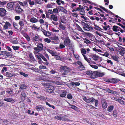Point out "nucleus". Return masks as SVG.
Masks as SVG:
<instances>
[{
	"label": "nucleus",
	"instance_id": "f257e3e1",
	"mask_svg": "<svg viewBox=\"0 0 125 125\" xmlns=\"http://www.w3.org/2000/svg\"><path fill=\"white\" fill-rule=\"evenodd\" d=\"M43 44L41 43H38L37 45V47H34V50L37 52H39L42 51L43 49Z\"/></svg>",
	"mask_w": 125,
	"mask_h": 125
},
{
	"label": "nucleus",
	"instance_id": "f03ea898",
	"mask_svg": "<svg viewBox=\"0 0 125 125\" xmlns=\"http://www.w3.org/2000/svg\"><path fill=\"white\" fill-rule=\"evenodd\" d=\"M82 24L83 26V28L85 31H89L90 27L86 23L83 22H82Z\"/></svg>",
	"mask_w": 125,
	"mask_h": 125
},
{
	"label": "nucleus",
	"instance_id": "7ed1b4c3",
	"mask_svg": "<svg viewBox=\"0 0 125 125\" xmlns=\"http://www.w3.org/2000/svg\"><path fill=\"white\" fill-rule=\"evenodd\" d=\"M83 98L85 101L87 103L92 102L95 100V99L93 97H91L87 99L85 96H83Z\"/></svg>",
	"mask_w": 125,
	"mask_h": 125
},
{
	"label": "nucleus",
	"instance_id": "20e7f679",
	"mask_svg": "<svg viewBox=\"0 0 125 125\" xmlns=\"http://www.w3.org/2000/svg\"><path fill=\"white\" fill-rule=\"evenodd\" d=\"M80 14L82 15L81 16V17L83 18L85 20H87V18L85 17L84 16L85 15V12L83 10H82L80 11Z\"/></svg>",
	"mask_w": 125,
	"mask_h": 125
},
{
	"label": "nucleus",
	"instance_id": "39448f33",
	"mask_svg": "<svg viewBox=\"0 0 125 125\" xmlns=\"http://www.w3.org/2000/svg\"><path fill=\"white\" fill-rule=\"evenodd\" d=\"M71 42V41L68 36H67L66 38L65 39L64 41V44L66 46L68 45L69 43Z\"/></svg>",
	"mask_w": 125,
	"mask_h": 125
},
{
	"label": "nucleus",
	"instance_id": "423d86ee",
	"mask_svg": "<svg viewBox=\"0 0 125 125\" xmlns=\"http://www.w3.org/2000/svg\"><path fill=\"white\" fill-rule=\"evenodd\" d=\"M33 41L36 42H39V41L42 42V40L41 38H40L39 36H35L33 37Z\"/></svg>",
	"mask_w": 125,
	"mask_h": 125
},
{
	"label": "nucleus",
	"instance_id": "0eeeda50",
	"mask_svg": "<svg viewBox=\"0 0 125 125\" xmlns=\"http://www.w3.org/2000/svg\"><path fill=\"white\" fill-rule=\"evenodd\" d=\"M0 11L2 16H4L6 14V10L3 8H0Z\"/></svg>",
	"mask_w": 125,
	"mask_h": 125
},
{
	"label": "nucleus",
	"instance_id": "6e6552de",
	"mask_svg": "<svg viewBox=\"0 0 125 125\" xmlns=\"http://www.w3.org/2000/svg\"><path fill=\"white\" fill-rule=\"evenodd\" d=\"M102 107L105 109L107 107V104L105 100L104 99L102 100Z\"/></svg>",
	"mask_w": 125,
	"mask_h": 125
},
{
	"label": "nucleus",
	"instance_id": "1a4fd4ad",
	"mask_svg": "<svg viewBox=\"0 0 125 125\" xmlns=\"http://www.w3.org/2000/svg\"><path fill=\"white\" fill-rule=\"evenodd\" d=\"M14 5V3L13 2H11L7 4V7L9 9H11L13 7Z\"/></svg>",
	"mask_w": 125,
	"mask_h": 125
},
{
	"label": "nucleus",
	"instance_id": "9d476101",
	"mask_svg": "<svg viewBox=\"0 0 125 125\" xmlns=\"http://www.w3.org/2000/svg\"><path fill=\"white\" fill-rule=\"evenodd\" d=\"M50 19L52 20H53L54 21H56L57 20V17L55 15L53 14L51 16Z\"/></svg>",
	"mask_w": 125,
	"mask_h": 125
},
{
	"label": "nucleus",
	"instance_id": "9b49d317",
	"mask_svg": "<svg viewBox=\"0 0 125 125\" xmlns=\"http://www.w3.org/2000/svg\"><path fill=\"white\" fill-rule=\"evenodd\" d=\"M4 100L7 102L11 103H14L15 102L14 100L11 98H4Z\"/></svg>",
	"mask_w": 125,
	"mask_h": 125
},
{
	"label": "nucleus",
	"instance_id": "f8f14e48",
	"mask_svg": "<svg viewBox=\"0 0 125 125\" xmlns=\"http://www.w3.org/2000/svg\"><path fill=\"white\" fill-rule=\"evenodd\" d=\"M120 28L117 26H114L113 27V30L115 31H119Z\"/></svg>",
	"mask_w": 125,
	"mask_h": 125
},
{
	"label": "nucleus",
	"instance_id": "ddd939ff",
	"mask_svg": "<svg viewBox=\"0 0 125 125\" xmlns=\"http://www.w3.org/2000/svg\"><path fill=\"white\" fill-rule=\"evenodd\" d=\"M97 72H93L92 74L90 76L92 78H95L97 77Z\"/></svg>",
	"mask_w": 125,
	"mask_h": 125
},
{
	"label": "nucleus",
	"instance_id": "4468645a",
	"mask_svg": "<svg viewBox=\"0 0 125 125\" xmlns=\"http://www.w3.org/2000/svg\"><path fill=\"white\" fill-rule=\"evenodd\" d=\"M35 108L38 111H41L43 109V108L42 106L41 105L36 106Z\"/></svg>",
	"mask_w": 125,
	"mask_h": 125
},
{
	"label": "nucleus",
	"instance_id": "2eb2a0df",
	"mask_svg": "<svg viewBox=\"0 0 125 125\" xmlns=\"http://www.w3.org/2000/svg\"><path fill=\"white\" fill-rule=\"evenodd\" d=\"M16 11L18 13H20L22 11V9L19 6H17L15 8Z\"/></svg>",
	"mask_w": 125,
	"mask_h": 125
},
{
	"label": "nucleus",
	"instance_id": "dca6fc26",
	"mask_svg": "<svg viewBox=\"0 0 125 125\" xmlns=\"http://www.w3.org/2000/svg\"><path fill=\"white\" fill-rule=\"evenodd\" d=\"M70 84L73 86H79L80 84V83L78 82H72Z\"/></svg>",
	"mask_w": 125,
	"mask_h": 125
},
{
	"label": "nucleus",
	"instance_id": "f3484780",
	"mask_svg": "<svg viewBox=\"0 0 125 125\" xmlns=\"http://www.w3.org/2000/svg\"><path fill=\"white\" fill-rule=\"evenodd\" d=\"M30 21L32 23H36L38 21V20L35 18H31L30 20Z\"/></svg>",
	"mask_w": 125,
	"mask_h": 125
},
{
	"label": "nucleus",
	"instance_id": "a211bd4d",
	"mask_svg": "<svg viewBox=\"0 0 125 125\" xmlns=\"http://www.w3.org/2000/svg\"><path fill=\"white\" fill-rule=\"evenodd\" d=\"M37 98L40 99L41 100L45 101L47 99V98L45 97H43L41 96H37Z\"/></svg>",
	"mask_w": 125,
	"mask_h": 125
},
{
	"label": "nucleus",
	"instance_id": "6ab92c4d",
	"mask_svg": "<svg viewBox=\"0 0 125 125\" xmlns=\"http://www.w3.org/2000/svg\"><path fill=\"white\" fill-rule=\"evenodd\" d=\"M19 3L23 7H26L27 6V1H25L23 3L20 2Z\"/></svg>",
	"mask_w": 125,
	"mask_h": 125
},
{
	"label": "nucleus",
	"instance_id": "aec40b11",
	"mask_svg": "<svg viewBox=\"0 0 125 125\" xmlns=\"http://www.w3.org/2000/svg\"><path fill=\"white\" fill-rule=\"evenodd\" d=\"M5 75L8 77H12L13 75L12 73L10 72H7L5 73Z\"/></svg>",
	"mask_w": 125,
	"mask_h": 125
},
{
	"label": "nucleus",
	"instance_id": "412c9836",
	"mask_svg": "<svg viewBox=\"0 0 125 125\" xmlns=\"http://www.w3.org/2000/svg\"><path fill=\"white\" fill-rule=\"evenodd\" d=\"M53 87H52V88L50 87L47 88L46 89V91L47 92L49 93H51L52 92L53 90Z\"/></svg>",
	"mask_w": 125,
	"mask_h": 125
},
{
	"label": "nucleus",
	"instance_id": "4be33fe9",
	"mask_svg": "<svg viewBox=\"0 0 125 125\" xmlns=\"http://www.w3.org/2000/svg\"><path fill=\"white\" fill-rule=\"evenodd\" d=\"M92 59L95 61L97 60L98 59V57L95 54H94L92 55Z\"/></svg>",
	"mask_w": 125,
	"mask_h": 125
},
{
	"label": "nucleus",
	"instance_id": "5701e85b",
	"mask_svg": "<svg viewBox=\"0 0 125 125\" xmlns=\"http://www.w3.org/2000/svg\"><path fill=\"white\" fill-rule=\"evenodd\" d=\"M61 22L63 23H67V21L64 18L62 17L61 18Z\"/></svg>",
	"mask_w": 125,
	"mask_h": 125
},
{
	"label": "nucleus",
	"instance_id": "b1692460",
	"mask_svg": "<svg viewBox=\"0 0 125 125\" xmlns=\"http://www.w3.org/2000/svg\"><path fill=\"white\" fill-rule=\"evenodd\" d=\"M111 58L115 61H117L119 57L117 55H112L111 57Z\"/></svg>",
	"mask_w": 125,
	"mask_h": 125
},
{
	"label": "nucleus",
	"instance_id": "393cba45",
	"mask_svg": "<svg viewBox=\"0 0 125 125\" xmlns=\"http://www.w3.org/2000/svg\"><path fill=\"white\" fill-rule=\"evenodd\" d=\"M62 70L65 72H68L69 71V69L67 67L64 66L62 67Z\"/></svg>",
	"mask_w": 125,
	"mask_h": 125
},
{
	"label": "nucleus",
	"instance_id": "a878e982",
	"mask_svg": "<svg viewBox=\"0 0 125 125\" xmlns=\"http://www.w3.org/2000/svg\"><path fill=\"white\" fill-rule=\"evenodd\" d=\"M114 107V106L113 105H111L108 107L107 108L108 111L109 112H111L113 109Z\"/></svg>",
	"mask_w": 125,
	"mask_h": 125
},
{
	"label": "nucleus",
	"instance_id": "bb28decb",
	"mask_svg": "<svg viewBox=\"0 0 125 125\" xmlns=\"http://www.w3.org/2000/svg\"><path fill=\"white\" fill-rule=\"evenodd\" d=\"M23 35L28 41H30V38L26 33H24L23 34Z\"/></svg>",
	"mask_w": 125,
	"mask_h": 125
},
{
	"label": "nucleus",
	"instance_id": "cd10ccee",
	"mask_svg": "<svg viewBox=\"0 0 125 125\" xmlns=\"http://www.w3.org/2000/svg\"><path fill=\"white\" fill-rule=\"evenodd\" d=\"M29 57L30 59L32 61H34L35 60V59L33 57V56L32 53H30L29 54Z\"/></svg>",
	"mask_w": 125,
	"mask_h": 125
},
{
	"label": "nucleus",
	"instance_id": "c85d7f7f",
	"mask_svg": "<svg viewBox=\"0 0 125 125\" xmlns=\"http://www.w3.org/2000/svg\"><path fill=\"white\" fill-rule=\"evenodd\" d=\"M27 86L24 84H21L20 86V88L24 90L26 89Z\"/></svg>",
	"mask_w": 125,
	"mask_h": 125
},
{
	"label": "nucleus",
	"instance_id": "c756f323",
	"mask_svg": "<svg viewBox=\"0 0 125 125\" xmlns=\"http://www.w3.org/2000/svg\"><path fill=\"white\" fill-rule=\"evenodd\" d=\"M31 27L32 29L34 30H36V29L38 30L40 29V28H38L35 24L32 25Z\"/></svg>",
	"mask_w": 125,
	"mask_h": 125
},
{
	"label": "nucleus",
	"instance_id": "7c9ffc66",
	"mask_svg": "<svg viewBox=\"0 0 125 125\" xmlns=\"http://www.w3.org/2000/svg\"><path fill=\"white\" fill-rule=\"evenodd\" d=\"M6 92L9 94L11 95L12 94V91L10 88L7 89L6 91Z\"/></svg>",
	"mask_w": 125,
	"mask_h": 125
},
{
	"label": "nucleus",
	"instance_id": "2f4dec72",
	"mask_svg": "<svg viewBox=\"0 0 125 125\" xmlns=\"http://www.w3.org/2000/svg\"><path fill=\"white\" fill-rule=\"evenodd\" d=\"M84 40V43H85L88 44H90L91 43V42L88 39L86 38H85Z\"/></svg>",
	"mask_w": 125,
	"mask_h": 125
},
{
	"label": "nucleus",
	"instance_id": "473e14b6",
	"mask_svg": "<svg viewBox=\"0 0 125 125\" xmlns=\"http://www.w3.org/2000/svg\"><path fill=\"white\" fill-rule=\"evenodd\" d=\"M69 106L70 108L75 110H77V107L74 105H72L69 104Z\"/></svg>",
	"mask_w": 125,
	"mask_h": 125
},
{
	"label": "nucleus",
	"instance_id": "72a5a7b5",
	"mask_svg": "<svg viewBox=\"0 0 125 125\" xmlns=\"http://www.w3.org/2000/svg\"><path fill=\"white\" fill-rule=\"evenodd\" d=\"M13 44H17L18 43V41L17 40V39L14 40L12 39L10 41Z\"/></svg>",
	"mask_w": 125,
	"mask_h": 125
},
{
	"label": "nucleus",
	"instance_id": "f704fd0d",
	"mask_svg": "<svg viewBox=\"0 0 125 125\" xmlns=\"http://www.w3.org/2000/svg\"><path fill=\"white\" fill-rule=\"evenodd\" d=\"M59 27L60 29L63 30H64L66 28L61 23L59 24Z\"/></svg>",
	"mask_w": 125,
	"mask_h": 125
},
{
	"label": "nucleus",
	"instance_id": "c9c22d12",
	"mask_svg": "<svg viewBox=\"0 0 125 125\" xmlns=\"http://www.w3.org/2000/svg\"><path fill=\"white\" fill-rule=\"evenodd\" d=\"M78 69L81 71L84 70L85 69V68L83 65H82L79 66L78 67Z\"/></svg>",
	"mask_w": 125,
	"mask_h": 125
},
{
	"label": "nucleus",
	"instance_id": "e433bc0d",
	"mask_svg": "<svg viewBox=\"0 0 125 125\" xmlns=\"http://www.w3.org/2000/svg\"><path fill=\"white\" fill-rule=\"evenodd\" d=\"M81 51L83 55L84 54H85L86 53V50L83 48H82L81 49Z\"/></svg>",
	"mask_w": 125,
	"mask_h": 125
},
{
	"label": "nucleus",
	"instance_id": "4c0bfd02",
	"mask_svg": "<svg viewBox=\"0 0 125 125\" xmlns=\"http://www.w3.org/2000/svg\"><path fill=\"white\" fill-rule=\"evenodd\" d=\"M66 117L67 116L66 115L63 116L62 117H61V120L65 121H67L68 120L66 118Z\"/></svg>",
	"mask_w": 125,
	"mask_h": 125
},
{
	"label": "nucleus",
	"instance_id": "58836bf2",
	"mask_svg": "<svg viewBox=\"0 0 125 125\" xmlns=\"http://www.w3.org/2000/svg\"><path fill=\"white\" fill-rule=\"evenodd\" d=\"M66 92L65 91H64L63 92L62 94L60 95V96L62 97H64L66 95Z\"/></svg>",
	"mask_w": 125,
	"mask_h": 125
},
{
	"label": "nucleus",
	"instance_id": "ea45409f",
	"mask_svg": "<svg viewBox=\"0 0 125 125\" xmlns=\"http://www.w3.org/2000/svg\"><path fill=\"white\" fill-rule=\"evenodd\" d=\"M28 2L30 5H33L34 4V2L31 0H28Z\"/></svg>",
	"mask_w": 125,
	"mask_h": 125
},
{
	"label": "nucleus",
	"instance_id": "a19ab883",
	"mask_svg": "<svg viewBox=\"0 0 125 125\" xmlns=\"http://www.w3.org/2000/svg\"><path fill=\"white\" fill-rule=\"evenodd\" d=\"M20 74L24 76L25 77H27L28 76L27 74L25 73L21 72H19Z\"/></svg>",
	"mask_w": 125,
	"mask_h": 125
},
{
	"label": "nucleus",
	"instance_id": "79ce46f5",
	"mask_svg": "<svg viewBox=\"0 0 125 125\" xmlns=\"http://www.w3.org/2000/svg\"><path fill=\"white\" fill-rule=\"evenodd\" d=\"M46 104L47 105H48L49 107H52L53 109H55V107L54 106L50 104L48 102H46Z\"/></svg>",
	"mask_w": 125,
	"mask_h": 125
},
{
	"label": "nucleus",
	"instance_id": "37998d69",
	"mask_svg": "<svg viewBox=\"0 0 125 125\" xmlns=\"http://www.w3.org/2000/svg\"><path fill=\"white\" fill-rule=\"evenodd\" d=\"M21 94L22 97L25 98L27 94V93H25L24 92H22L21 93Z\"/></svg>",
	"mask_w": 125,
	"mask_h": 125
},
{
	"label": "nucleus",
	"instance_id": "c03bdc74",
	"mask_svg": "<svg viewBox=\"0 0 125 125\" xmlns=\"http://www.w3.org/2000/svg\"><path fill=\"white\" fill-rule=\"evenodd\" d=\"M39 68L41 69H46L47 68L46 66L43 65H41L39 67Z\"/></svg>",
	"mask_w": 125,
	"mask_h": 125
},
{
	"label": "nucleus",
	"instance_id": "a18cd8bd",
	"mask_svg": "<svg viewBox=\"0 0 125 125\" xmlns=\"http://www.w3.org/2000/svg\"><path fill=\"white\" fill-rule=\"evenodd\" d=\"M123 49V50L120 51L119 52V54L122 56H123L124 54L123 51H125V50H124L125 49L124 48Z\"/></svg>",
	"mask_w": 125,
	"mask_h": 125
},
{
	"label": "nucleus",
	"instance_id": "49530a36",
	"mask_svg": "<svg viewBox=\"0 0 125 125\" xmlns=\"http://www.w3.org/2000/svg\"><path fill=\"white\" fill-rule=\"evenodd\" d=\"M31 111L30 110H29L27 111V113H28L29 114L31 115H33L34 113V112L33 111H32L31 112Z\"/></svg>",
	"mask_w": 125,
	"mask_h": 125
},
{
	"label": "nucleus",
	"instance_id": "de8ad7c7",
	"mask_svg": "<svg viewBox=\"0 0 125 125\" xmlns=\"http://www.w3.org/2000/svg\"><path fill=\"white\" fill-rule=\"evenodd\" d=\"M92 72H93L92 71H89L86 72V73L87 75L90 76L92 74Z\"/></svg>",
	"mask_w": 125,
	"mask_h": 125
},
{
	"label": "nucleus",
	"instance_id": "09e8293b",
	"mask_svg": "<svg viewBox=\"0 0 125 125\" xmlns=\"http://www.w3.org/2000/svg\"><path fill=\"white\" fill-rule=\"evenodd\" d=\"M67 98L69 99H71L73 98V97L71 94H68L67 96Z\"/></svg>",
	"mask_w": 125,
	"mask_h": 125
},
{
	"label": "nucleus",
	"instance_id": "8fccbe9b",
	"mask_svg": "<svg viewBox=\"0 0 125 125\" xmlns=\"http://www.w3.org/2000/svg\"><path fill=\"white\" fill-rule=\"evenodd\" d=\"M110 93L113 94H118V92H116L115 91H114L111 90Z\"/></svg>",
	"mask_w": 125,
	"mask_h": 125
},
{
	"label": "nucleus",
	"instance_id": "3c124183",
	"mask_svg": "<svg viewBox=\"0 0 125 125\" xmlns=\"http://www.w3.org/2000/svg\"><path fill=\"white\" fill-rule=\"evenodd\" d=\"M44 41L48 43H49L51 42V40L48 38H46L44 39Z\"/></svg>",
	"mask_w": 125,
	"mask_h": 125
},
{
	"label": "nucleus",
	"instance_id": "603ef678",
	"mask_svg": "<svg viewBox=\"0 0 125 125\" xmlns=\"http://www.w3.org/2000/svg\"><path fill=\"white\" fill-rule=\"evenodd\" d=\"M10 53L9 52H8L5 51L4 53V56L6 55L7 56H9L10 55Z\"/></svg>",
	"mask_w": 125,
	"mask_h": 125
},
{
	"label": "nucleus",
	"instance_id": "864d4df0",
	"mask_svg": "<svg viewBox=\"0 0 125 125\" xmlns=\"http://www.w3.org/2000/svg\"><path fill=\"white\" fill-rule=\"evenodd\" d=\"M68 45L69 47V49H71L73 47V44L71 42L69 43Z\"/></svg>",
	"mask_w": 125,
	"mask_h": 125
},
{
	"label": "nucleus",
	"instance_id": "5fc2aeb1",
	"mask_svg": "<svg viewBox=\"0 0 125 125\" xmlns=\"http://www.w3.org/2000/svg\"><path fill=\"white\" fill-rule=\"evenodd\" d=\"M53 12L54 13H58V10L57 8L54 9L53 10Z\"/></svg>",
	"mask_w": 125,
	"mask_h": 125
},
{
	"label": "nucleus",
	"instance_id": "6e6d98bb",
	"mask_svg": "<svg viewBox=\"0 0 125 125\" xmlns=\"http://www.w3.org/2000/svg\"><path fill=\"white\" fill-rule=\"evenodd\" d=\"M59 9L60 11H64L65 9L63 7L60 6L59 7Z\"/></svg>",
	"mask_w": 125,
	"mask_h": 125
},
{
	"label": "nucleus",
	"instance_id": "4d7b16f0",
	"mask_svg": "<svg viewBox=\"0 0 125 125\" xmlns=\"http://www.w3.org/2000/svg\"><path fill=\"white\" fill-rule=\"evenodd\" d=\"M54 58L56 60H60L61 59V58L60 56L57 55V54L56 56H55Z\"/></svg>",
	"mask_w": 125,
	"mask_h": 125
},
{
	"label": "nucleus",
	"instance_id": "13d9d810",
	"mask_svg": "<svg viewBox=\"0 0 125 125\" xmlns=\"http://www.w3.org/2000/svg\"><path fill=\"white\" fill-rule=\"evenodd\" d=\"M90 66L92 68L97 69L98 68V67L97 66L95 65H92L90 64Z\"/></svg>",
	"mask_w": 125,
	"mask_h": 125
},
{
	"label": "nucleus",
	"instance_id": "bf43d9fd",
	"mask_svg": "<svg viewBox=\"0 0 125 125\" xmlns=\"http://www.w3.org/2000/svg\"><path fill=\"white\" fill-rule=\"evenodd\" d=\"M12 48L14 50H18L19 47L18 46H12Z\"/></svg>",
	"mask_w": 125,
	"mask_h": 125
},
{
	"label": "nucleus",
	"instance_id": "052dcab7",
	"mask_svg": "<svg viewBox=\"0 0 125 125\" xmlns=\"http://www.w3.org/2000/svg\"><path fill=\"white\" fill-rule=\"evenodd\" d=\"M102 55L103 56L107 57L109 55V53L107 52H105L104 54H102Z\"/></svg>",
	"mask_w": 125,
	"mask_h": 125
},
{
	"label": "nucleus",
	"instance_id": "680f3d73",
	"mask_svg": "<svg viewBox=\"0 0 125 125\" xmlns=\"http://www.w3.org/2000/svg\"><path fill=\"white\" fill-rule=\"evenodd\" d=\"M61 117L60 115H57L55 116V118L58 120H61Z\"/></svg>",
	"mask_w": 125,
	"mask_h": 125
},
{
	"label": "nucleus",
	"instance_id": "e2e57ef3",
	"mask_svg": "<svg viewBox=\"0 0 125 125\" xmlns=\"http://www.w3.org/2000/svg\"><path fill=\"white\" fill-rule=\"evenodd\" d=\"M51 54H52V56H56V55H57V53L56 52L54 51H52V53H51Z\"/></svg>",
	"mask_w": 125,
	"mask_h": 125
},
{
	"label": "nucleus",
	"instance_id": "0e129e2a",
	"mask_svg": "<svg viewBox=\"0 0 125 125\" xmlns=\"http://www.w3.org/2000/svg\"><path fill=\"white\" fill-rule=\"evenodd\" d=\"M65 45L63 44L62 43H61L60 45V48H64L65 47Z\"/></svg>",
	"mask_w": 125,
	"mask_h": 125
},
{
	"label": "nucleus",
	"instance_id": "69168bd1",
	"mask_svg": "<svg viewBox=\"0 0 125 125\" xmlns=\"http://www.w3.org/2000/svg\"><path fill=\"white\" fill-rule=\"evenodd\" d=\"M94 26L95 27H94V28L96 30H99V28H100L96 25H94Z\"/></svg>",
	"mask_w": 125,
	"mask_h": 125
},
{
	"label": "nucleus",
	"instance_id": "338daca9",
	"mask_svg": "<svg viewBox=\"0 0 125 125\" xmlns=\"http://www.w3.org/2000/svg\"><path fill=\"white\" fill-rule=\"evenodd\" d=\"M6 3V2L5 1L1 2H0V6H3Z\"/></svg>",
	"mask_w": 125,
	"mask_h": 125
},
{
	"label": "nucleus",
	"instance_id": "774afa93",
	"mask_svg": "<svg viewBox=\"0 0 125 125\" xmlns=\"http://www.w3.org/2000/svg\"><path fill=\"white\" fill-rule=\"evenodd\" d=\"M104 74V73H101L98 74V76L100 77H102Z\"/></svg>",
	"mask_w": 125,
	"mask_h": 125
}]
</instances>
